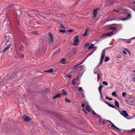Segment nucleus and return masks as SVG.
I'll list each match as a JSON object with an SVG mask.
<instances>
[{"label": "nucleus", "instance_id": "5fc2aeb1", "mask_svg": "<svg viewBox=\"0 0 135 135\" xmlns=\"http://www.w3.org/2000/svg\"><path fill=\"white\" fill-rule=\"evenodd\" d=\"M89 45V44L87 42V43H86L84 45V47H86L88 46Z\"/></svg>", "mask_w": 135, "mask_h": 135}, {"label": "nucleus", "instance_id": "13d9d810", "mask_svg": "<svg viewBox=\"0 0 135 135\" xmlns=\"http://www.w3.org/2000/svg\"><path fill=\"white\" fill-rule=\"evenodd\" d=\"M120 20L122 21H124L127 20V17L124 18H121Z\"/></svg>", "mask_w": 135, "mask_h": 135}, {"label": "nucleus", "instance_id": "774afa93", "mask_svg": "<svg viewBox=\"0 0 135 135\" xmlns=\"http://www.w3.org/2000/svg\"><path fill=\"white\" fill-rule=\"evenodd\" d=\"M60 26L61 28H65L64 26H63L61 24L60 25Z\"/></svg>", "mask_w": 135, "mask_h": 135}, {"label": "nucleus", "instance_id": "8fccbe9b", "mask_svg": "<svg viewBox=\"0 0 135 135\" xmlns=\"http://www.w3.org/2000/svg\"><path fill=\"white\" fill-rule=\"evenodd\" d=\"M78 90L79 91H83L82 88L81 87H79L78 89Z\"/></svg>", "mask_w": 135, "mask_h": 135}, {"label": "nucleus", "instance_id": "b1692460", "mask_svg": "<svg viewBox=\"0 0 135 135\" xmlns=\"http://www.w3.org/2000/svg\"><path fill=\"white\" fill-rule=\"evenodd\" d=\"M132 18V15L130 12L128 13L127 12V20L129 19Z\"/></svg>", "mask_w": 135, "mask_h": 135}, {"label": "nucleus", "instance_id": "9b49d317", "mask_svg": "<svg viewBox=\"0 0 135 135\" xmlns=\"http://www.w3.org/2000/svg\"><path fill=\"white\" fill-rule=\"evenodd\" d=\"M115 0H106V4H107L106 5L107 6H108L109 4L112 5L113 4V3L114 2Z\"/></svg>", "mask_w": 135, "mask_h": 135}, {"label": "nucleus", "instance_id": "2eb2a0df", "mask_svg": "<svg viewBox=\"0 0 135 135\" xmlns=\"http://www.w3.org/2000/svg\"><path fill=\"white\" fill-rule=\"evenodd\" d=\"M119 8L122 11L121 12H119V13H124L126 12V9L124 8V7H122L121 6L119 5Z\"/></svg>", "mask_w": 135, "mask_h": 135}, {"label": "nucleus", "instance_id": "c9c22d12", "mask_svg": "<svg viewBox=\"0 0 135 135\" xmlns=\"http://www.w3.org/2000/svg\"><path fill=\"white\" fill-rule=\"evenodd\" d=\"M62 90H63V93L62 94V95H66L67 94V93L63 89H62Z\"/></svg>", "mask_w": 135, "mask_h": 135}, {"label": "nucleus", "instance_id": "c03bdc74", "mask_svg": "<svg viewBox=\"0 0 135 135\" xmlns=\"http://www.w3.org/2000/svg\"><path fill=\"white\" fill-rule=\"evenodd\" d=\"M91 111H92V114L93 115H94L95 114H96L98 116V115H99L98 114H97L96 113H95L94 112V111L93 110H92Z\"/></svg>", "mask_w": 135, "mask_h": 135}, {"label": "nucleus", "instance_id": "39448f33", "mask_svg": "<svg viewBox=\"0 0 135 135\" xmlns=\"http://www.w3.org/2000/svg\"><path fill=\"white\" fill-rule=\"evenodd\" d=\"M113 34H102L100 36L99 38L102 39H105L108 37H110L112 36Z\"/></svg>", "mask_w": 135, "mask_h": 135}, {"label": "nucleus", "instance_id": "ea45409f", "mask_svg": "<svg viewBox=\"0 0 135 135\" xmlns=\"http://www.w3.org/2000/svg\"><path fill=\"white\" fill-rule=\"evenodd\" d=\"M65 101L66 102H68L69 103H70L71 102L70 100H69V99L66 98V97L65 98Z\"/></svg>", "mask_w": 135, "mask_h": 135}, {"label": "nucleus", "instance_id": "a19ab883", "mask_svg": "<svg viewBox=\"0 0 135 135\" xmlns=\"http://www.w3.org/2000/svg\"><path fill=\"white\" fill-rule=\"evenodd\" d=\"M102 84L105 85H108V83L105 81H104L102 82Z\"/></svg>", "mask_w": 135, "mask_h": 135}, {"label": "nucleus", "instance_id": "69168bd1", "mask_svg": "<svg viewBox=\"0 0 135 135\" xmlns=\"http://www.w3.org/2000/svg\"><path fill=\"white\" fill-rule=\"evenodd\" d=\"M100 93V95L101 98L102 99H103V96H102V93Z\"/></svg>", "mask_w": 135, "mask_h": 135}, {"label": "nucleus", "instance_id": "aec40b11", "mask_svg": "<svg viewBox=\"0 0 135 135\" xmlns=\"http://www.w3.org/2000/svg\"><path fill=\"white\" fill-rule=\"evenodd\" d=\"M16 26L17 27V30L18 31H20L21 29H20V28H21V26L19 24V22H17L16 24Z\"/></svg>", "mask_w": 135, "mask_h": 135}, {"label": "nucleus", "instance_id": "473e14b6", "mask_svg": "<svg viewBox=\"0 0 135 135\" xmlns=\"http://www.w3.org/2000/svg\"><path fill=\"white\" fill-rule=\"evenodd\" d=\"M93 46L94 44H91V45L88 47V49H93L94 48Z\"/></svg>", "mask_w": 135, "mask_h": 135}, {"label": "nucleus", "instance_id": "864d4df0", "mask_svg": "<svg viewBox=\"0 0 135 135\" xmlns=\"http://www.w3.org/2000/svg\"><path fill=\"white\" fill-rule=\"evenodd\" d=\"M82 110L86 114V115L87 114V112H86V110H85V109H84L82 108Z\"/></svg>", "mask_w": 135, "mask_h": 135}, {"label": "nucleus", "instance_id": "09e8293b", "mask_svg": "<svg viewBox=\"0 0 135 135\" xmlns=\"http://www.w3.org/2000/svg\"><path fill=\"white\" fill-rule=\"evenodd\" d=\"M11 45V43L9 44L6 47V49H8L10 47Z\"/></svg>", "mask_w": 135, "mask_h": 135}, {"label": "nucleus", "instance_id": "4468645a", "mask_svg": "<svg viewBox=\"0 0 135 135\" xmlns=\"http://www.w3.org/2000/svg\"><path fill=\"white\" fill-rule=\"evenodd\" d=\"M80 67H84V65H79V64H78L72 67L71 68V70H74L77 68Z\"/></svg>", "mask_w": 135, "mask_h": 135}, {"label": "nucleus", "instance_id": "2f4dec72", "mask_svg": "<svg viewBox=\"0 0 135 135\" xmlns=\"http://www.w3.org/2000/svg\"><path fill=\"white\" fill-rule=\"evenodd\" d=\"M65 60H66L65 59L63 58L61 60L60 62L63 64H65V63L64 62Z\"/></svg>", "mask_w": 135, "mask_h": 135}, {"label": "nucleus", "instance_id": "3c124183", "mask_svg": "<svg viewBox=\"0 0 135 135\" xmlns=\"http://www.w3.org/2000/svg\"><path fill=\"white\" fill-rule=\"evenodd\" d=\"M89 30V29H86V30L85 31L84 34H87Z\"/></svg>", "mask_w": 135, "mask_h": 135}, {"label": "nucleus", "instance_id": "0e129e2a", "mask_svg": "<svg viewBox=\"0 0 135 135\" xmlns=\"http://www.w3.org/2000/svg\"><path fill=\"white\" fill-rule=\"evenodd\" d=\"M106 104H107L109 106V104H110V103H109L108 102H106V101H104V102Z\"/></svg>", "mask_w": 135, "mask_h": 135}, {"label": "nucleus", "instance_id": "f3484780", "mask_svg": "<svg viewBox=\"0 0 135 135\" xmlns=\"http://www.w3.org/2000/svg\"><path fill=\"white\" fill-rule=\"evenodd\" d=\"M108 121L109 122H110V123H111V127H114L116 129L118 130L120 132H121V131H120L119 129V128H117V127L115 126L114 125V124L112 123L111 121H110L109 120H108Z\"/></svg>", "mask_w": 135, "mask_h": 135}, {"label": "nucleus", "instance_id": "bb28decb", "mask_svg": "<svg viewBox=\"0 0 135 135\" xmlns=\"http://www.w3.org/2000/svg\"><path fill=\"white\" fill-rule=\"evenodd\" d=\"M12 29V28L11 25H8L7 30L8 31H11Z\"/></svg>", "mask_w": 135, "mask_h": 135}, {"label": "nucleus", "instance_id": "f03ea898", "mask_svg": "<svg viewBox=\"0 0 135 135\" xmlns=\"http://www.w3.org/2000/svg\"><path fill=\"white\" fill-rule=\"evenodd\" d=\"M27 40V39L23 35H22L20 36L17 40V42L19 43L20 45L22 46V47L24 46L25 42Z\"/></svg>", "mask_w": 135, "mask_h": 135}, {"label": "nucleus", "instance_id": "7ed1b4c3", "mask_svg": "<svg viewBox=\"0 0 135 135\" xmlns=\"http://www.w3.org/2000/svg\"><path fill=\"white\" fill-rule=\"evenodd\" d=\"M105 50L104 49L103 50L101 53L100 59V64H102L103 61V59L105 57Z\"/></svg>", "mask_w": 135, "mask_h": 135}, {"label": "nucleus", "instance_id": "49530a36", "mask_svg": "<svg viewBox=\"0 0 135 135\" xmlns=\"http://www.w3.org/2000/svg\"><path fill=\"white\" fill-rule=\"evenodd\" d=\"M31 34H37L38 32L36 31H33L32 32H31Z\"/></svg>", "mask_w": 135, "mask_h": 135}, {"label": "nucleus", "instance_id": "a878e982", "mask_svg": "<svg viewBox=\"0 0 135 135\" xmlns=\"http://www.w3.org/2000/svg\"><path fill=\"white\" fill-rule=\"evenodd\" d=\"M54 71V69L53 68H50L49 69L45 71L44 72L47 73H51Z\"/></svg>", "mask_w": 135, "mask_h": 135}, {"label": "nucleus", "instance_id": "20e7f679", "mask_svg": "<svg viewBox=\"0 0 135 135\" xmlns=\"http://www.w3.org/2000/svg\"><path fill=\"white\" fill-rule=\"evenodd\" d=\"M37 11L34 9H31L28 11L29 14L28 15L29 16L33 17L35 16L36 14Z\"/></svg>", "mask_w": 135, "mask_h": 135}, {"label": "nucleus", "instance_id": "bf43d9fd", "mask_svg": "<svg viewBox=\"0 0 135 135\" xmlns=\"http://www.w3.org/2000/svg\"><path fill=\"white\" fill-rule=\"evenodd\" d=\"M127 52H128L129 55V56H131V52L128 49H127Z\"/></svg>", "mask_w": 135, "mask_h": 135}, {"label": "nucleus", "instance_id": "e2e57ef3", "mask_svg": "<svg viewBox=\"0 0 135 135\" xmlns=\"http://www.w3.org/2000/svg\"><path fill=\"white\" fill-rule=\"evenodd\" d=\"M85 104L84 103H82L81 104V106L82 108H83L84 107Z\"/></svg>", "mask_w": 135, "mask_h": 135}, {"label": "nucleus", "instance_id": "72a5a7b5", "mask_svg": "<svg viewBox=\"0 0 135 135\" xmlns=\"http://www.w3.org/2000/svg\"><path fill=\"white\" fill-rule=\"evenodd\" d=\"M117 19L116 18L114 17L113 18H109L108 19V20H107V21H111L112 20H116Z\"/></svg>", "mask_w": 135, "mask_h": 135}, {"label": "nucleus", "instance_id": "a211bd4d", "mask_svg": "<svg viewBox=\"0 0 135 135\" xmlns=\"http://www.w3.org/2000/svg\"><path fill=\"white\" fill-rule=\"evenodd\" d=\"M116 9H114L113 10V11H115L118 13L119 14V12H121V10L119 8V5L118 6L117 8H116Z\"/></svg>", "mask_w": 135, "mask_h": 135}, {"label": "nucleus", "instance_id": "37998d69", "mask_svg": "<svg viewBox=\"0 0 135 135\" xmlns=\"http://www.w3.org/2000/svg\"><path fill=\"white\" fill-rule=\"evenodd\" d=\"M109 106L114 108H116V107L113 104H110Z\"/></svg>", "mask_w": 135, "mask_h": 135}, {"label": "nucleus", "instance_id": "79ce46f5", "mask_svg": "<svg viewBox=\"0 0 135 135\" xmlns=\"http://www.w3.org/2000/svg\"><path fill=\"white\" fill-rule=\"evenodd\" d=\"M59 31L60 32H61L62 33H66V31H65L64 30H59Z\"/></svg>", "mask_w": 135, "mask_h": 135}, {"label": "nucleus", "instance_id": "6e6d98bb", "mask_svg": "<svg viewBox=\"0 0 135 135\" xmlns=\"http://www.w3.org/2000/svg\"><path fill=\"white\" fill-rule=\"evenodd\" d=\"M126 94V93L124 92H123L122 94V95L123 97H124L125 96Z\"/></svg>", "mask_w": 135, "mask_h": 135}, {"label": "nucleus", "instance_id": "5701e85b", "mask_svg": "<svg viewBox=\"0 0 135 135\" xmlns=\"http://www.w3.org/2000/svg\"><path fill=\"white\" fill-rule=\"evenodd\" d=\"M17 54L16 55L15 57H24V56L23 54H19L17 52H16Z\"/></svg>", "mask_w": 135, "mask_h": 135}, {"label": "nucleus", "instance_id": "ddd939ff", "mask_svg": "<svg viewBox=\"0 0 135 135\" xmlns=\"http://www.w3.org/2000/svg\"><path fill=\"white\" fill-rule=\"evenodd\" d=\"M109 29L112 30H113V31L109 33H106L105 34H113L114 33V31H116L117 30V28L116 27H111L109 28Z\"/></svg>", "mask_w": 135, "mask_h": 135}, {"label": "nucleus", "instance_id": "a18cd8bd", "mask_svg": "<svg viewBox=\"0 0 135 135\" xmlns=\"http://www.w3.org/2000/svg\"><path fill=\"white\" fill-rule=\"evenodd\" d=\"M75 79H73L72 81V83L73 85H75L76 84V82L74 80Z\"/></svg>", "mask_w": 135, "mask_h": 135}, {"label": "nucleus", "instance_id": "1a4fd4ad", "mask_svg": "<svg viewBox=\"0 0 135 135\" xmlns=\"http://www.w3.org/2000/svg\"><path fill=\"white\" fill-rule=\"evenodd\" d=\"M28 25L30 27H33L34 25L33 21L32 20H30L28 22Z\"/></svg>", "mask_w": 135, "mask_h": 135}, {"label": "nucleus", "instance_id": "6ab92c4d", "mask_svg": "<svg viewBox=\"0 0 135 135\" xmlns=\"http://www.w3.org/2000/svg\"><path fill=\"white\" fill-rule=\"evenodd\" d=\"M15 15L17 16H20L21 14V13L20 10H16V12H14Z\"/></svg>", "mask_w": 135, "mask_h": 135}, {"label": "nucleus", "instance_id": "412c9836", "mask_svg": "<svg viewBox=\"0 0 135 135\" xmlns=\"http://www.w3.org/2000/svg\"><path fill=\"white\" fill-rule=\"evenodd\" d=\"M17 73L16 72L13 73L11 75V76L10 77V78H16Z\"/></svg>", "mask_w": 135, "mask_h": 135}, {"label": "nucleus", "instance_id": "c756f323", "mask_svg": "<svg viewBox=\"0 0 135 135\" xmlns=\"http://www.w3.org/2000/svg\"><path fill=\"white\" fill-rule=\"evenodd\" d=\"M114 100H115L114 102V104L115 105L116 107H119V104L118 101L115 100V99H114Z\"/></svg>", "mask_w": 135, "mask_h": 135}, {"label": "nucleus", "instance_id": "58836bf2", "mask_svg": "<svg viewBox=\"0 0 135 135\" xmlns=\"http://www.w3.org/2000/svg\"><path fill=\"white\" fill-rule=\"evenodd\" d=\"M112 95L113 96L117 97V96L116 94V92L115 91L113 92L112 93Z\"/></svg>", "mask_w": 135, "mask_h": 135}, {"label": "nucleus", "instance_id": "603ef678", "mask_svg": "<svg viewBox=\"0 0 135 135\" xmlns=\"http://www.w3.org/2000/svg\"><path fill=\"white\" fill-rule=\"evenodd\" d=\"M105 98L109 100H112V98H109L108 97H107V96H106L105 97Z\"/></svg>", "mask_w": 135, "mask_h": 135}, {"label": "nucleus", "instance_id": "7c9ffc66", "mask_svg": "<svg viewBox=\"0 0 135 135\" xmlns=\"http://www.w3.org/2000/svg\"><path fill=\"white\" fill-rule=\"evenodd\" d=\"M102 87L103 86L102 85H101L99 86L98 88V90L99 93H102L101 90Z\"/></svg>", "mask_w": 135, "mask_h": 135}, {"label": "nucleus", "instance_id": "c85d7f7f", "mask_svg": "<svg viewBox=\"0 0 135 135\" xmlns=\"http://www.w3.org/2000/svg\"><path fill=\"white\" fill-rule=\"evenodd\" d=\"M85 109L86 110L89 112H90L91 111V109L88 105H87L86 106Z\"/></svg>", "mask_w": 135, "mask_h": 135}, {"label": "nucleus", "instance_id": "cd10ccee", "mask_svg": "<svg viewBox=\"0 0 135 135\" xmlns=\"http://www.w3.org/2000/svg\"><path fill=\"white\" fill-rule=\"evenodd\" d=\"M74 30H73L72 29H70L69 30H67L66 31V33H73L74 32Z\"/></svg>", "mask_w": 135, "mask_h": 135}, {"label": "nucleus", "instance_id": "4d7b16f0", "mask_svg": "<svg viewBox=\"0 0 135 135\" xmlns=\"http://www.w3.org/2000/svg\"><path fill=\"white\" fill-rule=\"evenodd\" d=\"M97 69V68H95V69H94V73L95 74H97V73L96 72V70Z\"/></svg>", "mask_w": 135, "mask_h": 135}, {"label": "nucleus", "instance_id": "4c0bfd02", "mask_svg": "<svg viewBox=\"0 0 135 135\" xmlns=\"http://www.w3.org/2000/svg\"><path fill=\"white\" fill-rule=\"evenodd\" d=\"M135 39V37L132 38L130 39H129L127 40V43H130L131 42L130 39Z\"/></svg>", "mask_w": 135, "mask_h": 135}, {"label": "nucleus", "instance_id": "680f3d73", "mask_svg": "<svg viewBox=\"0 0 135 135\" xmlns=\"http://www.w3.org/2000/svg\"><path fill=\"white\" fill-rule=\"evenodd\" d=\"M122 52L123 54H126V51L123 50H122Z\"/></svg>", "mask_w": 135, "mask_h": 135}, {"label": "nucleus", "instance_id": "f704fd0d", "mask_svg": "<svg viewBox=\"0 0 135 135\" xmlns=\"http://www.w3.org/2000/svg\"><path fill=\"white\" fill-rule=\"evenodd\" d=\"M49 90V89L48 88H46L45 89L43 90L42 91L45 94L47 93L48 91Z\"/></svg>", "mask_w": 135, "mask_h": 135}, {"label": "nucleus", "instance_id": "dca6fc26", "mask_svg": "<svg viewBox=\"0 0 135 135\" xmlns=\"http://www.w3.org/2000/svg\"><path fill=\"white\" fill-rule=\"evenodd\" d=\"M98 9H96L93 10V17L94 18H95L96 17L98 13Z\"/></svg>", "mask_w": 135, "mask_h": 135}, {"label": "nucleus", "instance_id": "4be33fe9", "mask_svg": "<svg viewBox=\"0 0 135 135\" xmlns=\"http://www.w3.org/2000/svg\"><path fill=\"white\" fill-rule=\"evenodd\" d=\"M61 95V93L57 94L55 95V96L53 97L52 98L53 99H55L56 98H59L60 97Z\"/></svg>", "mask_w": 135, "mask_h": 135}, {"label": "nucleus", "instance_id": "f8f14e48", "mask_svg": "<svg viewBox=\"0 0 135 135\" xmlns=\"http://www.w3.org/2000/svg\"><path fill=\"white\" fill-rule=\"evenodd\" d=\"M22 118L25 121H29L31 120V118L28 116H27L23 114L22 116Z\"/></svg>", "mask_w": 135, "mask_h": 135}, {"label": "nucleus", "instance_id": "338daca9", "mask_svg": "<svg viewBox=\"0 0 135 135\" xmlns=\"http://www.w3.org/2000/svg\"><path fill=\"white\" fill-rule=\"evenodd\" d=\"M93 52L91 53V52L89 53L88 54V56H87V57L89 56L90 55H91L93 54Z\"/></svg>", "mask_w": 135, "mask_h": 135}, {"label": "nucleus", "instance_id": "393cba45", "mask_svg": "<svg viewBox=\"0 0 135 135\" xmlns=\"http://www.w3.org/2000/svg\"><path fill=\"white\" fill-rule=\"evenodd\" d=\"M12 5L9 3H6L5 5V7L7 8H10L11 7Z\"/></svg>", "mask_w": 135, "mask_h": 135}, {"label": "nucleus", "instance_id": "423d86ee", "mask_svg": "<svg viewBox=\"0 0 135 135\" xmlns=\"http://www.w3.org/2000/svg\"><path fill=\"white\" fill-rule=\"evenodd\" d=\"M78 35L75 36L74 38V40L73 42V44L74 46L78 45L79 42V40L78 38Z\"/></svg>", "mask_w": 135, "mask_h": 135}, {"label": "nucleus", "instance_id": "052dcab7", "mask_svg": "<svg viewBox=\"0 0 135 135\" xmlns=\"http://www.w3.org/2000/svg\"><path fill=\"white\" fill-rule=\"evenodd\" d=\"M84 67H81V70H83V69H83V70L84 71H85V66H84Z\"/></svg>", "mask_w": 135, "mask_h": 135}, {"label": "nucleus", "instance_id": "0eeeda50", "mask_svg": "<svg viewBox=\"0 0 135 135\" xmlns=\"http://www.w3.org/2000/svg\"><path fill=\"white\" fill-rule=\"evenodd\" d=\"M98 124L102 123V124H104L105 123H106V122L107 121L106 120H104L102 118H101L100 117L99 115H98Z\"/></svg>", "mask_w": 135, "mask_h": 135}, {"label": "nucleus", "instance_id": "9d476101", "mask_svg": "<svg viewBox=\"0 0 135 135\" xmlns=\"http://www.w3.org/2000/svg\"><path fill=\"white\" fill-rule=\"evenodd\" d=\"M48 35L49 36L48 37V41L49 43H50L53 42V36L52 34H48Z\"/></svg>", "mask_w": 135, "mask_h": 135}, {"label": "nucleus", "instance_id": "e433bc0d", "mask_svg": "<svg viewBox=\"0 0 135 135\" xmlns=\"http://www.w3.org/2000/svg\"><path fill=\"white\" fill-rule=\"evenodd\" d=\"M109 60V57H106L104 59V61L105 62H106L108 61Z\"/></svg>", "mask_w": 135, "mask_h": 135}, {"label": "nucleus", "instance_id": "f257e3e1", "mask_svg": "<svg viewBox=\"0 0 135 135\" xmlns=\"http://www.w3.org/2000/svg\"><path fill=\"white\" fill-rule=\"evenodd\" d=\"M127 104L135 106V97L132 95H127Z\"/></svg>", "mask_w": 135, "mask_h": 135}, {"label": "nucleus", "instance_id": "6e6552de", "mask_svg": "<svg viewBox=\"0 0 135 135\" xmlns=\"http://www.w3.org/2000/svg\"><path fill=\"white\" fill-rule=\"evenodd\" d=\"M120 114L124 117L127 118V111L125 110H122L121 111L118 110Z\"/></svg>", "mask_w": 135, "mask_h": 135}, {"label": "nucleus", "instance_id": "de8ad7c7", "mask_svg": "<svg viewBox=\"0 0 135 135\" xmlns=\"http://www.w3.org/2000/svg\"><path fill=\"white\" fill-rule=\"evenodd\" d=\"M7 49H6V48H5L4 49H3L1 52H4L6 51V50H7Z\"/></svg>", "mask_w": 135, "mask_h": 135}]
</instances>
